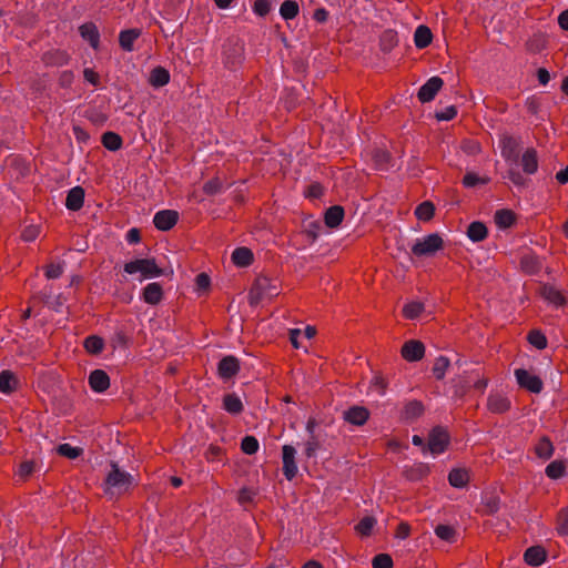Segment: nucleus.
Segmentation results:
<instances>
[{
    "instance_id": "obj_35",
    "label": "nucleus",
    "mask_w": 568,
    "mask_h": 568,
    "mask_svg": "<svg viewBox=\"0 0 568 568\" xmlns=\"http://www.w3.org/2000/svg\"><path fill=\"white\" fill-rule=\"evenodd\" d=\"M433 41V33L430 29L427 26H418L415 34H414V42L416 48L418 49H425L427 48Z\"/></svg>"
},
{
    "instance_id": "obj_28",
    "label": "nucleus",
    "mask_w": 568,
    "mask_h": 568,
    "mask_svg": "<svg viewBox=\"0 0 568 568\" xmlns=\"http://www.w3.org/2000/svg\"><path fill=\"white\" fill-rule=\"evenodd\" d=\"M469 480V471L466 468H453L448 474V483L455 488L466 487Z\"/></svg>"
},
{
    "instance_id": "obj_21",
    "label": "nucleus",
    "mask_w": 568,
    "mask_h": 568,
    "mask_svg": "<svg viewBox=\"0 0 568 568\" xmlns=\"http://www.w3.org/2000/svg\"><path fill=\"white\" fill-rule=\"evenodd\" d=\"M84 189L82 186L72 187L65 199V206L70 211H79L82 209L84 203Z\"/></svg>"
},
{
    "instance_id": "obj_48",
    "label": "nucleus",
    "mask_w": 568,
    "mask_h": 568,
    "mask_svg": "<svg viewBox=\"0 0 568 568\" xmlns=\"http://www.w3.org/2000/svg\"><path fill=\"white\" fill-rule=\"evenodd\" d=\"M435 534L438 538L448 542H454L457 536V531L453 526L443 524L435 527Z\"/></svg>"
},
{
    "instance_id": "obj_10",
    "label": "nucleus",
    "mask_w": 568,
    "mask_h": 568,
    "mask_svg": "<svg viewBox=\"0 0 568 568\" xmlns=\"http://www.w3.org/2000/svg\"><path fill=\"white\" fill-rule=\"evenodd\" d=\"M444 84V81L439 77H433L425 84L420 87L417 93V98L422 103L430 102L435 99Z\"/></svg>"
},
{
    "instance_id": "obj_11",
    "label": "nucleus",
    "mask_w": 568,
    "mask_h": 568,
    "mask_svg": "<svg viewBox=\"0 0 568 568\" xmlns=\"http://www.w3.org/2000/svg\"><path fill=\"white\" fill-rule=\"evenodd\" d=\"M179 221V212L174 210H162L155 213L153 224L159 231H170Z\"/></svg>"
},
{
    "instance_id": "obj_63",
    "label": "nucleus",
    "mask_w": 568,
    "mask_h": 568,
    "mask_svg": "<svg viewBox=\"0 0 568 568\" xmlns=\"http://www.w3.org/2000/svg\"><path fill=\"white\" fill-rule=\"evenodd\" d=\"M254 497L255 493L251 488L243 487L239 491L237 501L244 506L248 503H252Z\"/></svg>"
},
{
    "instance_id": "obj_62",
    "label": "nucleus",
    "mask_w": 568,
    "mask_h": 568,
    "mask_svg": "<svg viewBox=\"0 0 568 568\" xmlns=\"http://www.w3.org/2000/svg\"><path fill=\"white\" fill-rule=\"evenodd\" d=\"M254 12L260 17H265L271 10L270 0H255L253 6Z\"/></svg>"
},
{
    "instance_id": "obj_31",
    "label": "nucleus",
    "mask_w": 568,
    "mask_h": 568,
    "mask_svg": "<svg viewBox=\"0 0 568 568\" xmlns=\"http://www.w3.org/2000/svg\"><path fill=\"white\" fill-rule=\"evenodd\" d=\"M541 296L548 302L555 304L556 306H561L566 304V298L564 295L552 285L544 284L540 287Z\"/></svg>"
},
{
    "instance_id": "obj_38",
    "label": "nucleus",
    "mask_w": 568,
    "mask_h": 568,
    "mask_svg": "<svg viewBox=\"0 0 568 568\" xmlns=\"http://www.w3.org/2000/svg\"><path fill=\"white\" fill-rule=\"evenodd\" d=\"M535 454L541 459H549L554 454V445L548 436H542L535 446Z\"/></svg>"
},
{
    "instance_id": "obj_53",
    "label": "nucleus",
    "mask_w": 568,
    "mask_h": 568,
    "mask_svg": "<svg viewBox=\"0 0 568 568\" xmlns=\"http://www.w3.org/2000/svg\"><path fill=\"white\" fill-rule=\"evenodd\" d=\"M57 453L69 459H75L83 454V449L81 447H73L70 444H61L57 447Z\"/></svg>"
},
{
    "instance_id": "obj_57",
    "label": "nucleus",
    "mask_w": 568,
    "mask_h": 568,
    "mask_svg": "<svg viewBox=\"0 0 568 568\" xmlns=\"http://www.w3.org/2000/svg\"><path fill=\"white\" fill-rule=\"evenodd\" d=\"M241 449L246 455H253L258 450V440L254 436H245L241 442Z\"/></svg>"
},
{
    "instance_id": "obj_49",
    "label": "nucleus",
    "mask_w": 568,
    "mask_h": 568,
    "mask_svg": "<svg viewBox=\"0 0 568 568\" xmlns=\"http://www.w3.org/2000/svg\"><path fill=\"white\" fill-rule=\"evenodd\" d=\"M546 48V39L542 34H534L526 42V50L530 53H539Z\"/></svg>"
},
{
    "instance_id": "obj_42",
    "label": "nucleus",
    "mask_w": 568,
    "mask_h": 568,
    "mask_svg": "<svg viewBox=\"0 0 568 568\" xmlns=\"http://www.w3.org/2000/svg\"><path fill=\"white\" fill-rule=\"evenodd\" d=\"M392 155L388 151L383 149H375L372 152V160L377 170H386L388 168Z\"/></svg>"
},
{
    "instance_id": "obj_27",
    "label": "nucleus",
    "mask_w": 568,
    "mask_h": 568,
    "mask_svg": "<svg viewBox=\"0 0 568 568\" xmlns=\"http://www.w3.org/2000/svg\"><path fill=\"white\" fill-rule=\"evenodd\" d=\"M141 36V30L133 28V29H126L120 32L119 34V44L120 47L126 51L131 52L134 49V42L135 40Z\"/></svg>"
},
{
    "instance_id": "obj_24",
    "label": "nucleus",
    "mask_w": 568,
    "mask_h": 568,
    "mask_svg": "<svg viewBox=\"0 0 568 568\" xmlns=\"http://www.w3.org/2000/svg\"><path fill=\"white\" fill-rule=\"evenodd\" d=\"M142 296L145 303L158 305L163 298V288L160 283H150L143 288Z\"/></svg>"
},
{
    "instance_id": "obj_1",
    "label": "nucleus",
    "mask_w": 568,
    "mask_h": 568,
    "mask_svg": "<svg viewBox=\"0 0 568 568\" xmlns=\"http://www.w3.org/2000/svg\"><path fill=\"white\" fill-rule=\"evenodd\" d=\"M132 484V475L122 470L116 462L111 460L110 470L103 480L105 495L121 496L130 490Z\"/></svg>"
},
{
    "instance_id": "obj_26",
    "label": "nucleus",
    "mask_w": 568,
    "mask_h": 568,
    "mask_svg": "<svg viewBox=\"0 0 568 568\" xmlns=\"http://www.w3.org/2000/svg\"><path fill=\"white\" fill-rule=\"evenodd\" d=\"M430 471V467L428 464L418 463L410 467H406L404 470V476L409 481H419L423 480Z\"/></svg>"
},
{
    "instance_id": "obj_54",
    "label": "nucleus",
    "mask_w": 568,
    "mask_h": 568,
    "mask_svg": "<svg viewBox=\"0 0 568 568\" xmlns=\"http://www.w3.org/2000/svg\"><path fill=\"white\" fill-rule=\"evenodd\" d=\"M500 499L495 495L486 496L483 501L484 514L494 515L499 510Z\"/></svg>"
},
{
    "instance_id": "obj_6",
    "label": "nucleus",
    "mask_w": 568,
    "mask_h": 568,
    "mask_svg": "<svg viewBox=\"0 0 568 568\" xmlns=\"http://www.w3.org/2000/svg\"><path fill=\"white\" fill-rule=\"evenodd\" d=\"M450 444V435L443 426H435L428 434L427 452L433 455L443 454Z\"/></svg>"
},
{
    "instance_id": "obj_32",
    "label": "nucleus",
    "mask_w": 568,
    "mask_h": 568,
    "mask_svg": "<svg viewBox=\"0 0 568 568\" xmlns=\"http://www.w3.org/2000/svg\"><path fill=\"white\" fill-rule=\"evenodd\" d=\"M170 81V72L159 65L151 70L149 77V83L154 88H161L169 83Z\"/></svg>"
},
{
    "instance_id": "obj_15",
    "label": "nucleus",
    "mask_w": 568,
    "mask_h": 568,
    "mask_svg": "<svg viewBox=\"0 0 568 568\" xmlns=\"http://www.w3.org/2000/svg\"><path fill=\"white\" fill-rule=\"evenodd\" d=\"M511 407L510 399L500 394V393H491L487 398V409L493 414H505Z\"/></svg>"
},
{
    "instance_id": "obj_20",
    "label": "nucleus",
    "mask_w": 568,
    "mask_h": 568,
    "mask_svg": "<svg viewBox=\"0 0 568 568\" xmlns=\"http://www.w3.org/2000/svg\"><path fill=\"white\" fill-rule=\"evenodd\" d=\"M547 551L542 546H531L524 552V560L528 566L537 567L545 562Z\"/></svg>"
},
{
    "instance_id": "obj_55",
    "label": "nucleus",
    "mask_w": 568,
    "mask_h": 568,
    "mask_svg": "<svg viewBox=\"0 0 568 568\" xmlns=\"http://www.w3.org/2000/svg\"><path fill=\"white\" fill-rule=\"evenodd\" d=\"M489 178H480L474 172H467L463 178V185L465 187H475L479 184H487L489 183Z\"/></svg>"
},
{
    "instance_id": "obj_64",
    "label": "nucleus",
    "mask_w": 568,
    "mask_h": 568,
    "mask_svg": "<svg viewBox=\"0 0 568 568\" xmlns=\"http://www.w3.org/2000/svg\"><path fill=\"white\" fill-rule=\"evenodd\" d=\"M63 267L61 264H49L45 266V276L49 280L58 278L62 275Z\"/></svg>"
},
{
    "instance_id": "obj_3",
    "label": "nucleus",
    "mask_w": 568,
    "mask_h": 568,
    "mask_svg": "<svg viewBox=\"0 0 568 568\" xmlns=\"http://www.w3.org/2000/svg\"><path fill=\"white\" fill-rule=\"evenodd\" d=\"M278 294L277 286L267 276H258L248 292V303L256 306L264 297H272Z\"/></svg>"
},
{
    "instance_id": "obj_22",
    "label": "nucleus",
    "mask_w": 568,
    "mask_h": 568,
    "mask_svg": "<svg viewBox=\"0 0 568 568\" xmlns=\"http://www.w3.org/2000/svg\"><path fill=\"white\" fill-rule=\"evenodd\" d=\"M79 33L83 40L88 41L93 49H98L100 44V33L93 22H85L79 27Z\"/></svg>"
},
{
    "instance_id": "obj_13",
    "label": "nucleus",
    "mask_w": 568,
    "mask_h": 568,
    "mask_svg": "<svg viewBox=\"0 0 568 568\" xmlns=\"http://www.w3.org/2000/svg\"><path fill=\"white\" fill-rule=\"evenodd\" d=\"M369 410L364 406L354 405L343 413L346 423L354 426H363L369 418Z\"/></svg>"
},
{
    "instance_id": "obj_43",
    "label": "nucleus",
    "mask_w": 568,
    "mask_h": 568,
    "mask_svg": "<svg viewBox=\"0 0 568 568\" xmlns=\"http://www.w3.org/2000/svg\"><path fill=\"white\" fill-rule=\"evenodd\" d=\"M300 12V6L295 0H285L280 8V13L283 19L292 20L297 17Z\"/></svg>"
},
{
    "instance_id": "obj_39",
    "label": "nucleus",
    "mask_w": 568,
    "mask_h": 568,
    "mask_svg": "<svg viewBox=\"0 0 568 568\" xmlns=\"http://www.w3.org/2000/svg\"><path fill=\"white\" fill-rule=\"evenodd\" d=\"M520 267L526 274L534 275L540 271L541 263L535 255H524L520 258Z\"/></svg>"
},
{
    "instance_id": "obj_37",
    "label": "nucleus",
    "mask_w": 568,
    "mask_h": 568,
    "mask_svg": "<svg viewBox=\"0 0 568 568\" xmlns=\"http://www.w3.org/2000/svg\"><path fill=\"white\" fill-rule=\"evenodd\" d=\"M101 143L109 151H118L122 148L123 140L120 134L108 131L102 134Z\"/></svg>"
},
{
    "instance_id": "obj_60",
    "label": "nucleus",
    "mask_w": 568,
    "mask_h": 568,
    "mask_svg": "<svg viewBox=\"0 0 568 568\" xmlns=\"http://www.w3.org/2000/svg\"><path fill=\"white\" fill-rule=\"evenodd\" d=\"M457 115V108L455 105H449L442 111H437L435 113V119L437 121H450Z\"/></svg>"
},
{
    "instance_id": "obj_4",
    "label": "nucleus",
    "mask_w": 568,
    "mask_h": 568,
    "mask_svg": "<svg viewBox=\"0 0 568 568\" xmlns=\"http://www.w3.org/2000/svg\"><path fill=\"white\" fill-rule=\"evenodd\" d=\"M124 272L134 274L140 272L144 278L163 275L164 271L158 266L155 258H136L124 264Z\"/></svg>"
},
{
    "instance_id": "obj_56",
    "label": "nucleus",
    "mask_w": 568,
    "mask_h": 568,
    "mask_svg": "<svg viewBox=\"0 0 568 568\" xmlns=\"http://www.w3.org/2000/svg\"><path fill=\"white\" fill-rule=\"evenodd\" d=\"M222 189H223V182L219 176H215V178L209 180L203 185V192L210 196L220 193L222 191Z\"/></svg>"
},
{
    "instance_id": "obj_23",
    "label": "nucleus",
    "mask_w": 568,
    "mask_h": 568,
    "mask_svg": "<svg viewBox=\"0 0 568 568\" xmlns=\"http://www.w3.org/2000/svg\"><path fill=\"white\" fill-rule=\"evenodd\" d=\"M345 211L342 205L329 206L324 213V223L329 229L341 225L344 220Z\"/></svg>"
},
{
    "instance_id": "obj_36",
    "label": "nucleus",
    "mask_w": 568,
    "mask_h": 568,
    "mask_svg": "<svg viewBox=\"0 0 568 568\" xmlns=\"http://www.w3.org/2000/svg\"><path fill=\"white\" fill-rule=\"evenodd\" d=\"M467 236L473 242H481L488 236V229L485 223L480 221L471 222L467 229Z\"/></svg>"
},
{
    "instance_id": "obj_46",
    "label": "nucleus",
    "mask_w": 568,
    "mask_h": 568,
    "mask_svg": "<svg viewBox=\"0 0 568 568\" xmlns=\"http://www.w3.org/2000/svg\"><path fill=\"white\" fill-rule=\"evenodd\" d=\"M376 525V519L373 516H365L355 526V530L362 537H368L372 535L373 528Z\"/></svg>"
},
{
    "instance_id": "obj_2",
    "label": "nucleus",
    "mask_w": 568,
    "mask_h": 568,
    "mask_svg": "<svg viewBox=\"0 0 568 568\" xmlns=\"http://www.w3.org/2000/svg\"><path fill=\"white\" fill-rule=\"evenodd\" d=\"M222 61L226 69L237 70L244 61V43L236 37L227 38L223 44Z\"/></svg>"
},
{
    "instance_id": "obj_61",
    "label": "nucleus",
    "mask_w": 568,
    "mask_h": 568,
    "mask_svg": "<svg viewBox=\"0 0 568 568\" xmlns=\"http://www.w3.org/2000/svg\"><path fill=\"white\" fill-rule=\"evenodd\" d=\"M324 194V187L321 183L310 184L305 191V196L310 199H320Z\"/></svg>"
},
{
    "instance_id": "obj_44",
    "label": "nucleus",
    "mask_w": 568,
    "mask_h": 568,
    "mask_svg": "<svg viewBox=\"0 0 568 568\" xmlns=\"http://www.w3.org/2000/svg\"><path fill=\"white\" fill-rule=\"evenodd\" d=\"M545 473L550 479H559L566 473V464L564 460H554L547 465Z\"/></svg>"
},
{
    "instance_id": "obj_7",
    "label": "nucleus",
    "mask_w": 568,
    "mask_h": 568,
    "mask_svg": "<svg viewBox=\"0 0 568 568\" xmlns=\"http://www.w3.org/2000/svg\"><path fill=\"white\" fill-rule=\"evenodd\" d=\"M500 150H501V156L510 163H518L519 161V151H520V142L514 138L513 135H509L508 133H504L500 136Z\"/></svg>"
},
{
    "instance_id": "obj_16",
    "label": "nucleus",
    "mask_w": 568,
    "mask_h": 568,
    "mask_svg": "<svg viewBox=\"0 0 568 568\" xmlns=\"http://www.w3.org/2000/svg\"><path fill=\"white\" fill-rule=\"evenodd\" d=\"M89 385L92 390L103 393L110 387V377L103 369H94L89 375Z\"/></svg>"
},
{
    "instance_id": "obj_40",
    "label": "nucleus",
    "mask_w": 568,
    "mask_h": 568,
    "mask_svg": "<svg viewBox=\"0 0 568 568\" xmlns=\"http://www.w3.org/2000/svg\"><path fill=\"white\" fill-rule=\"evenodd\" d=\"M84 349L92 355H99L104 348V341L98 335H90L83 342Z\"/></svg>"
},
{
    "instance_id": "obj_41",
    "label": "nucleus",
    "mask_w": 568,
    "mask_h": 568,
    "mask_svg": "<svg viewBox=\"0 0 568 568\" xmlns=\"http://www.w3.org/2000/svg\"><path fill=\"white\" fill-rule=\"evenodd\" d=\"M415 215L418 220L427 222L430 221L435 215V205L430 201H424L417 205Z\"/></svg>"
},
{
    "instance_id": "obj_34",
    "label": "nucleus",
    "mask_w": 568,
    "mask_h": 568,
    "mask_svg": "<svg viewBox=\"0 0 568 568\" xmlns=\"http://www.w3.org/2000/svg\"><path fill=\"white\" fill-rule=\"evenodd\" d=\"M223 408L232 415H240L244 410L242 400L235 393L224 395Z\"/></svg>"
},
{
    "instance_id": "obj_14",
    "label": "nucleus",
    "mask_w": 568,
    "mask_h": 568,
    "mask_svg": "<svg viewBox=\"0 0 568 568\" xmlns=\"http://www.w3.org/2000/svg\"><path fill=\"white\" fill-rule=\"evenodd\" d=\"M240 371V361L233 356L227 355L224 356L217 365L219 376L223 379H231L235 375H237Z\"/></svg>"
},
{
    "instance_id": "obj_12",
    "label": "nucleus",
    "mask_w": 568,
    "mask_h": 568,
    "mask_svg": "<svg viewBox=\"0 0 568 568\" xmlns=\"http://www.w3.org/2000/svg\"><path fill=\"white\" fill-rule=\"evenodd\" d=\"M295 454L296 449L292 445L282 447L283 474L287 480H292L297 474Z\"/></svg>"
},
{
    "instance_id": "obj_51",
    "label": "nucleus",
    "mask_w": 568,
    "mask_h": 568,
    "mask_svg": "<svg viewBox=\"0 0 568 568\" xmlns=\"http://www.w3.org/2000/svg\"><path fill=\"white\" fill-rule=\"evenodd\" d=\"M450 363L446 356H439L436 358L433 366V374L436 379L442 381L445 377V373L448 369Z\"/></svg>"
},
{
    "instance_id": "obj_33",
    "label": "nucleus",
    "mask_w": 568,
    "mask_h": 568,
    "mask_svg": "<svg viewBox=\"0 0 568 568\" xmlns=\"http://www.w3.org/2000/svg\"><path fill=\"white\" fill-rule=\"evenodd\" d=\"M398 44V34L393 29L383 31L379 37V48L384 53H389Z\"/></svg>"
},
{
    "instance_id": "obj_58",
    "label": "nucleus",
    "mask_w": 568,
    "mask_h": 568,
    "mask_svg": "<svg viewBox=\"0 0 568 568\" xmlns=\"http://www.w3.org/2000/svg\"><path fill=\"white\" fill-rule=\"evenodd\" d=\"M224 454H225V452L222 447L211 444L209 446L207 450L205 452L204 456L207 462L212 463V462H221Z\"/></svg>"
},
{
    "instance_id": "obj_8",
    "label": "nucleus",
    "mask_w": 568,
    "mask_h": 568,
    "mask_svg": "<svg viewBox=\"0 0 568 568\" xmlns=\"http://www.w3.org/2000/svg\"><path fill=\"white\" fill-rule=\"evenodd\" d=\"M515 376L518 385L534 394H539L542 390V381L539 376L530 374L524 368L515 371Z\"/></svg>"
},
{
    "instance_id": "obj_30",
    "label": "nucleus",
    "mask_w": 568,
    "mask_h": 568,
    "mask_svg": "<svg viewBox=\"0 0 568 568\" xmlns=\"http://www.w3.org/2000/svg\"><path fill=\"white\" fill-rule=\"evenodd\" d=\"M254 261L252 251L248 247H236L232 253V262L240 267H246Z\"/></svg>"
},
{
    "instance_id": "obj_29",
    "label": "nucleus",
    "mask_w": 568,
    "mask_h": 568,
    "mask_svg": "<svg viewBox=\"0 0 568 568\" xmlns=\"http://www.w3.org/2000/svg\"><path fill=\"white\" fill-rule=\"evenodd\" d=\"M517 221V215L513 210L509 209H500L495 213V223L499 229H509Z\"/></svg>"
},
{
    "instance_id": "obj_47",
    "label": "nucleus",
    "mask_w": 568,
    "mask_h": 568,
    "mask_svg": "<svg viewBox=\"0 0 568 568\" xmlns=\"http://www.w3.org/2000/svg\"><path fill=\"white\" fill-rule=\"evenodd\" d=\"M527 341L537 349H545L547 347V337L540 329H531L527 335Z\"/></svg>"
},
{
    "instance_id": "obj_52",
    "label": "nucleus",
    "mask_w": 568,
    "mask_h": 568,
    "mask_svg": "<svg viewBox=\"0 0 568 568\" xmlns=\"http://www.w3.org/2000/svg\"><path fill=\"white\" fill-rule=\"evenodd\" d=\"M556 530L560 536H568V507L561 508L557 514Z\"/></svg>"
},
{
    "instance_id": "obj_18",
    "label": "nucleus",
    "mask_w": 568,
    "mask_h": 568,
    "mask_svg": "<svg viewBox=\"0 0 568 568\" xmlns=\"http://www.w3.org/2000/svg\"><path fill=\"white\" fill-rule=\"evenodd\" d=\"M41 60L47 67H63L69 63L70 55L64 50L54 49L44 52Z\"/></svg>"
},
{
    "instance_id": "obj_17",
    "label": "nucleus",
    "mask_w": 568,
    "mask_h": 568,
    "mask_svg": "<svg viewBox=\"0 0 568 568\" xmlns=\"http://www.w3.org/2000/svg\"><path fill=\"white\" fill-rule=\"evenodd\" d=\"M425 412L424 404L418 399L407 402L402 412L400 418L405 422H414L419 418Z\"/></svg>"
},
{
    "instance_id": "obj_19",
    "label": "nucleus",
    "mask_w": 568,
    "mask_h": 568,
    "mask_svg": "<svg viewBox=\"0 0 568 568\" xmlns=\"http://www.w3.org/2000/svg\"><path fill=\"white\" fill-rule=\"evenodd\" d=\"M20 385L18 376L10 369H4L0 373V393L12 394Z\"/></svg>"
},
{
    "instance_id": "obj_59",
    "label": "nucleus",
    "mask_w": 568,
    "mask_h": 568,
    "mask_svg": "<svg viewBox=\"0 0 568 568\" xmlns=\"http://www.w3.org/2000/svg\"><path fill=\"white\" fill-rule=\"evenodd\" d=\"M373 568H393V558L388 554H378L373 558Z\"/></svg>"
},
{
    "instance_id": "obj_25",
    "label": "nucleus",
    "mask_w": 568,
    "mask_h": 568,
    "mask_svg": "<svg viewBox=\"0 0 568 568\" xmlns=\"http://www.w3.org/2000/svg\"><path fill=\"white\" fill-rule=\"evenodd\" d=\"M523 171L526 174H534L538 170V155L534 148H528L520 158Z\"/></svg>"
},
{
    "instance_id": "obj_50",
    "label": "nucleus",
    "mask_w": 568,
    "mask_h": 568,
    "mask_svg": "<svg viewBox=\"0 0 568 568\" xmlns=\"http://www.w3.org/2000/svg\"><path fill=\"white\" fill-rule=\"evenodd\" d=\"M321 447L322 443L320 435L308 436V439L305 443L304 455L306 456V458H313L315 457L316 452L321 449Z\"/></svg>"
},
{
    "instance_id": "obj_45",
    "label": "nucleus",
    "mask_w": 568,
    "mask_h": 568,
    "mask_svg": "<svg viewBox=\"0 0 568 568\" xmlns=\"http://www.w3.org/2000/svg\"><path fill=\"white\" fill-rule=\"evenodd\" d=\"M425 310V306L422 302H409L403 307V316L407 320L417 318Z\"/></svg>"
},
{
    "instance_id": "obj_5",
    "label": "nucleus",
    "mask_w": 568,
    "mask_h": 568,
    "mask_svg": "<svg viewBox=\"0 0 568 568\" xmlns=\"http://www.w3.org/2000/svg\"><path fill=\"white\" fill-rule=\"evenodd\" d=\"M444 247V240L438 233H432L423 240H418L412 246V253L415 256H433L437 251Z\"/></svg>"
},
{
    "instance_id": "obj_9",
    "label": "nucleus",
    "mask_w": 568,
    "mask_h": 568,
    "mask_svg": "<svg viewBox=\"0 0 568 568\" xmlns=\"http://www.w3.org/2000/svg\"><path fill=\"white\" fill-rule=\"evenodd\" d=\"M400 355L407 362H418L425 355V345L418 339H409L403 344Z\"/></svg>"
}]
</instances>
